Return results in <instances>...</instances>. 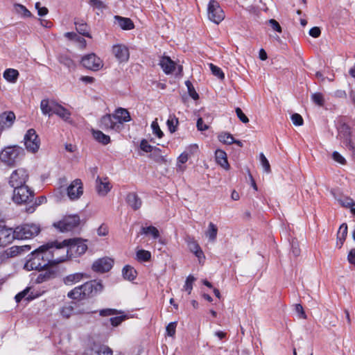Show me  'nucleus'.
<instances>
[{"label": "nucleus", "instance_id": "1", "mask_svg": "<svg viewBox=\"0 0 355 355\" xmlns=\"http://www.w3.org/2000/svg\"><path fill=\"white\" fill-rule=\"evenodd\" d=\"M103 286L101 281L91 280L75 287L67 293V297L74 300H83L101 292Z\"/></svg>", "mask_w": 355, "mask_h": 355}, {"label": "nucleus", "instance_id": "2", "mask_svg": "<svg viewBox=\"0 0 355 355\" xmlns=\"http://www.w3.org/2000/svg\"><path fill=\"white\" fill-rule=\"evenodd\" d=\"M47 245H41L27 256L24 269L28 271L42 270L46 267H51L46 254Z\"/></svg>", "mask_w": 355, "mask_h": 355}, {"label": "nucleus", "instance_id": "3", "mask_svg": "<svg viewBox=\"0 0 355 355\" xmlns=\"http://www.w3.org/2000/svg\"><path fill=\"white\" fill-rule=\"evenodd\" d=\"M44 245H47L46 252L51 267L64 262L69 258L66 247L67 245H64L63 241H51Z\"/></svg>", "mask_w": 355, "mask_h": 355}, {"label": "nucleus", "instance_id": "4", "mask_svg": "<svg viewBox=\"0 0 355 355\" xmlns=\"http://www.w3.org/2000/svg\"><path fill=\"white\" fill-rule=\"evenodd\" d=\"M24 150L17 145L5 147L0 153V159L9 166H14L24 157Z\"/></svg>", "mask_w": 355, "mask_h": 355}, {"label": "nucleus", "instance_id": "5", "mask_svg": "<svg viewBox=\"0 0 355 355\" xmlns=\"http://www.w3.org/2000/svg\"><path fill=\"white\" fill-rule=\"evenodd\" d=\"M86 240L80 238H73L65 239L63 241L64 245H67V249L69 258L78 257L85 253L87 250Z\"/></svg>", "mask_w": 355, "mask_h": 355}, {"label": "nucleus", "instance_id": "6", "mask_svg": "<svg viewBox=\"0 0 355 355\" xmlns=\"http://www.w3.org/2000/svg\"><path fill=\"white\" fill-rule=\"evenodd\" d=\"M13 193L12 199L13 202L17 205H26L27 206L31 204L34 199L35 193L27 185L12 187Z\"/></svg>", "mask_w": 355, "mask_h": 355}, {"label": "nucleus", "instance_id": "7", "mask_svg": "<svg viewBox=\"0 0 355 355\" xmlns=\"http://www.w3.org/2000/svg\"><path fill=\"white\" fill-rule=\"evenodd\" d=\"M14 230L16 239H29L40 233V227L35 223H25L17 226Z\"/></svg>", "mask_w": 355, "mask_h": 355}, {"label": "nucleus", "instance_id": "8", "mask_svg": "<svg viewBox=\"0 0 355 355\" xmlns=\"http://www.w3.org/2000/svg\"><path fill=\"white\" fill-rule=\"evenodd\" d=\"M26 149L32 153L38 151L40 146V139L33 128L28 129L24 137Z\"/></svg>", "mask_w": 355, "mask_h": 355}, {"label": "nucleus", "instance_id": "9", "mask_svg": "<svg viewBox=\"0 0 355 355\" xmlns=\"http://www.w3.org/2000/svg\"><path fill=\"white\" fill-rule=\"evenodd\" d=\"M207 15L210 21L218 24L225 18V12L220 8L218 1H209Z\"/></svg>", "mask_w": 355, "mask_h": 355}, {"label": "nucleus", "instance_id": "10", "mask_svg": "<svg viewBox=\"0 0 355 355\" xmlns=\"http://www.w3.org/2000/svg\"><path fill=\"white\" fill-rule=\"evenodd\" d=\"M28 173L24 168H20L12 171L10 176L9 184L11 187H19L26 185Z\"/></svg>", "mask_w": 355, "mask_h": 355}, {"label": "nucleus", "instance_id": "11", "mask_svg": "<svg viewBox=\"0 0 355 355\" xmlns=\"http://www.w3.org/2000/svg\"><path fill=\"white\" fill-rule=\"evenodd\" d=\"M80 223V217L78 215H71L64 217L62 220L54 223V226L60 232L73 230Z\"/></svg>", "mask_w": 355, "mask_h": 355}, {"label": "nucleus", "instance_id": "12", "mask_svg": "<svg viewBox=\"0 0 355 355\" xmlns=\"http://www.w3.org/2000/svg\"><path fill=\"white\" fill-rule=\"evenodd\" d=\"M338 138L341 143L352 152H355V146L352 142L350 128L346 123H343L338 128Z\"/></svg>", "mask_w": 355, "mask_h": 355}, {"label": "nucleus", "instance_id": "13", "mask_svg": "<svg viewBox=\"0 0 355 355\" xmlns=\"http://www.w3.org/2000/svg\"><path fill=\"white\" fill-rule=\"evenodd\" d=\"M81 64L84 67L94 71H98L103 66L102 60L94 53H89L83 56Z\"/></svg>", "mask_w": 355, "mask_h": 355}, {"label": "nucleus", "instance_id": "14", "mask_svg": "<svg viewBox=\"0 0 355 355\" xmlns=\"http://www.w3.org/2000/svg\"><path fill=\"white\" fill-rule=\"evenodd\" d=\"M67 196L71 200H76L83 193V185L80 179H76L71 182L67 189Z\"/></svg>", "mask_w": 355, "mask_h": 355}, {"label": "nucleus", "instance_id": "15", "mask_svg": "<svg viewBox=\"0 0 355 355\" xmlns=\"http://www.w3.org/2000/svg\"><path fill=\"white\" fill-rule=\"evenodd\" d=\"M113 264V259L105 257L96 260L93 263L92 268L95 272L103 273L111 270Z\"/></svg>", "mask_w": 355, "mask_h": 355}, {"label": "nucleus", "instance_id": "16", "mask_svg": "<svg viewBox=\"0 0 355 355\" xmlns=\"http://www.w3.org/2000/svg\"><path fill=\"white\" fill-rule=\"evenodd\" d=\"M16 239L15 230L6 226L0 225V247H5Z\"/></svg>", "mask_w": 355, "mask_h": 355}, {"label": "nucleus", "instance_id": "17", "mask_svg": "<svg viewBox=\"0 0 355 355\" xmlns=\"http://www.w3.org/2000/svg\"><path fill=\"white\" fill-rule=\"evenodd\" d=\"M112 52L115 58L120 62H127L130 57L128 48L121 44H117L112 46Z\"/></svg>", "mask_w": 355, "mask_h": 355}, {"label": "nucleus", "instance_id": "18", "mask_svg": "<svg viewBox=\"0 0 355 355\" xmlns=\"http://www.w3.org/2000/svg\"><path fill=\"white\" fill-rule=\"evenodd\" d=\"M16 116L13 112L6 111L0 114V132L10 128L15 121Z\"/></svg>", "mask_w": 355, "mask_h": 355}, {"label": "nucleus", "instance_id": "19", "mask_svg": "<svg viewBox=\"0 0 355 355\" xmlns=\"http://www.w3.org/2000/svg\"><path fill=\"white\" fill-rule=\"evenodd\" d=\"M112 186L107 177H97L96 180V189L101 196H105L112 189Z\"/></svg>", "mask_w": 355, "mask_h": 355}, {"label": "nucleus", "instance_id": "20", "mask_svg": "<svg viewBox=\"0 0 355 355\" xmlns=\"http://www.w3.org/2000/svg\"><path fill=\"white\" fill-rule=\"evenodd\" d=\"M99 126L104 130H113L120 131V123H116L113 115L105 114L103 116L99 122Z\"/></svg>", "mask_w": 355, "mask_h": 355}, {"label": "nucleus", "instance_id": "21", "mask_svg": "<svg viewBox=\"0 0 355 355\" xmlns=\"http://www.w3.org/2000/svg\"><path fill=\"white\" fill-rule=\"evenodd\" d=\"M158 64L166 75L172 74L177 67L176 62L172 60L169 56L165 55L159 58Z\"/></svg>", "mask_w": 355, "mask_h": 355}, {"label": "nucleus", "instance_id": "22", "mask_svg": "<svg viewBox=\"0 0 355 355\" xmlns=\"http://www.w3.org/2000/svg\"><path fill=\"white\" fill-rule=\"evenodd\" d=\"M58 275V270L52 267H46L44 270L40 272L36 279L37 284H42L45 282L55 279Z\"/></svg>", "mask_w": 355, "mask_h": 355}, {"label": "nucleus", "instance_id": "23", "mask_svg": "<svg viewBox=\"0 0 355 355\" xmlns=\"http://www.w3.org/2000/svg\"><path fill=\"white\" fill-rule=\"evenodd\" d=\"M113 116L116 123H120V130H121L122 125L124 123L129 122L131 120V117L128 110L122 107L117 108L115 110Z\"/></svg>", "mask_w": 355, "mask_h": 355}, {"label": "nucleus", "instance_id": "24", "mask_svg": "<svg viewBox=\"0 0 355 355\" xmlns=\"http://www.w3.org/2000/svg\"><path fill=\"white\" fill-rule=\"evenodd\" d=\"M83 355H112V350L108 347L94 345L86 349Z\"/></svg>", "mask_w": 355, "mask_h": 355}, {"label": "nucleus", "instance_id": "25", "mask_svg": "<svg viewBox=\"0 0 355 355\" xmlns=\"http://www.w3.org/2000/svg\"><path fill=\"white\" fill-rule=\"evenodd\" d=\"M126 202L133 209L137 210L142 205V201L136 193H129L125 198Z\"/></svg>", "mask_w": 355, "mask_h": 355}, {"label": "nucleus", "instance_id": "26", "mask_svg": "<svg viewBox=\"0 0 355 355\" xmlns=\"http://www.w3.org/2000/svg\"><path fill=\"white\" fill-rule=\"evenodd\" d=\"M87 278V276L85 273L83 272H76L73 274H70L67 275L63 278V282L67 286H72L79 282H80L84 278Z\"/></svg>", "mask_w": 355, "mask_h": 355}, {"label": "nucleus", "instance_id": "27", "mask_svg": "<svg viewBox=\"0 0 355 355\" xmlns=\"http://www.w3.org/2000/svg\"><path fill=\"white\" fill-rule=\"evenodd\" d=\"M215 159L217 164H218L223 168L228 170L230 164L227 161L226 153L220 149H217L215 151Z\"/></svg>", "mask_w": 355, "mask_h": 355}, {"label": "nucleus", "instance_id": "28", "mask_svg": "<svg viewBox=\"0 0 355 355\" xmlns=\"http://www.w3.org/2000/svg\"><path fill=\"white\" fill-rule=\"evenodd\" d=\"M57 103L53 101H49L48 99H43L40 103V108L42 112L46 115L51 116L53 114V108L55 107Z\"/></svg>", "mask_w": 355, "mask_h": 355}, {"label": "nucleus", "instance_id": "29", "mask_svg": "<svg viewBox=\"0 0 355 355\" xmlns=\"http://www.w3.org/2000/svg\"><path fill=\"white\" fill-rule=\"evenodd\" d=\"M347 235V225L343 223L340 225L337 233L336 245L338 248H341Z\"/></svg>", "mask_w": 355, "mask_h": 355}, {"label": "nucleus", "instance_id": "30", "mask_svg": "<svg viewBox=\"0 0 355 355\" xmlns=\"http://www.w3.org/2000/svg\"><path fill=\"white\" fill-rule=\"evenodd\" d=\"M30 290H31V288L26 287L22 291L18 293L15 297L16 302L19 303L23 299H25L26 301L29 302V301L34 300L35 298H36L38 296V295H33V293H30Z\"/></svg>", "mask_w": 355, "mask_h": 355}, {"label": "nucleus", "instance_id": "31", "mask_svg": "<svg viewBox=\"0 0 355 355\" xmlns=\"http://www.w3.org/2000/svg\"><path fill=\"white\" fill-rule=\"evenodd\" d=\"M114 19L119 26L123 30H131L134 28V24L130 18L116 15L114 17Z\"/></svg>", "mask_w": 355, "mask_h": 355}, {"label": "nucleus", "instance_id": "32", "mask_svg": "<svg viewBox=\"0 0 355 355\" xmlns=\"http://www.w3.org/2000/svg\"><path fill=\"white\" fill-rule=\"evenodd\" d=\"M19 73L15 69H7L3 73V78L8 83H15L19 78Z\"/></svg>", "mask_w": 355, "mask_h": 355}, {"label": "nucleus", "instance_id": "33", "mask_svg": "<svg viewBox=\"0 0 355 355\" xmlns=\"http://www.w3.org/2000/svg\"><path fill=\"white\" fill-rule=\"evenodd\" d=\"M46 202V198L44 196H39L38 198H37L35 199L34 198L33 201L31 202V205L26 206L25 211H26V212H27L28 214H32L35 211L36 208L39 205H42V204L45 203Z\"/></svg>", "mask_w": 355, "mask_h": 355}, {"label": "nucleus", "instance_id": "34", "mask_svg": "<svg viewBox=\"0 0 355 355\" xmlns=\"http://www.w3.org/2000/svg\"><path fill=\"white\" fill-rule=\"evenodd\" d=\"M53 114L59 116L64 121H68L70 119L71 112L63 106L57 103L55 108H53Z\"/></svg>", "mask_w": 355, "mask_h": 355}, {"label": "nucleus", "instance_id": "35", "mask_svg": "<svg viewBox=\"0 0 355 355\" xmlns=\"http://www.w3.org/2000/svg\"><path fill=\"white\" fill-rule=\"evenodd\" d=\"M122 275L124 279L133 281L137 277V271L133 267L130 265H126L122 270Z\"/></svg>", "mask_w": 355, "mask_h": 355}, {"label": "nucleus", "instance_id": "36", "mask_svg": "<svg viewBox=\"0 0 355 355\" xmlns=\"http://www.w3.org/2000/svg\"><path fill=\"white\" fill-rule=\"evenodd\" d=\"M75 25L78 33L87 37H92L89 32V27L86 23L83 21H75Z\"/></svg>", "mask_w": 355, "mask_h": 355}, {"label": "nucleus", "instance_id": "37", "mask_svg": "<svg viewBox=\"0 0 355 355\" xmlns=\"http://www.w3.org/2000/svg\"><path fill=\"white\" fill-rule=\"evenodd\" d=\"M218 234V227L212 222H210L208 225L207 230L205 232L206 236L211 242H214L216 239Z\"/></svg>", "mask_w": 355, "mask_h": 355}, {"label": "nucleus", "instance_id": "38", "mask_svg": "<svg viewBox=\"0 0 355 355\" xmlns=\"http://www.w3.org/2000/svg\"><path fill=\"white\" fill-rule=\"evenodd\" d=\"M92 135L94 138L99 143L106 145L110 142V137L109 135L104 134L100 130H93Z\"/></svg>", "mask_w": 355, "mask_h": 355}, {"label": "nucleus", "instance_id": "39", "mask_svg": "<svg viewBox=\"0 0 355 355\" xmlns=\"http://www.w3.org/2000/svg\"><path fill=\"white\" fill-rule=\"evenodd\" d=\"M178 124V119L175 115H169L166 125L171 133H173L177 130Z\"/></svg>", "mask_w": 355, "mask_h": 355}, {"label": "nucleus", "instance_id": "40", "mask_svg": "<svg viewBox=\"0 0 355 355\" xmlns=\"http://www.w3.org/2000/svg\"><path fill=\"white\" fill-rule=\"evenodd\" d=\"M218 141L224 144L230 145L234 143V137L232 134L223 132L218 135Z\"/></svg>", "mask_w": 355, "mask_h": 355}, {"label": "nucleus", "instance_id": "41", "mask_svg": "<svg viewBox=\"0 0 355 355\" xmlns=\"http://www.w3.org/2000/svg\"><path fill=\"white\" fill-rule=\"evenodd\" d=\"M136 259L138 261H148L151 259V253L145 250H139L136 252Z\"/></svg>", "mask_w": 355, "mask_h": 355}, {"label": "nucleus", "instance_id": "42", "mask_svg": "<svg viewBox=\"0 0 355 355\" xmlns=\"http://www.w3.org/2000/svg\"><path fill=\"white\" fill-rule=\"evenodd\" d=\"M59 62L67 67L69 69L75 68V63L71 58L67 55L61 54L59 55Z\"/></svg>", "mask_w": 355, "mask_h": 355}, {"label": "nucleus", "instance_id": "43", "mask_svg": "<svg viewBox=\"0 0 355 355\" xmlns=\"http://www.w3.org/2000/svg\"><path fill=\"white\" fill-rule=\"evenodd\" d=\"M139 147L141 150L146 153H151L153 150H155L157 152L159 151V148L150 145L148 141L145 139H143L141 141Z\"/></svg>", "mask_w": 355, "mask_h": 355}, {"label": "nucleus", "instance_id": "44", "mask_svg": "<svg viewBox=\"0 0 355 355\" xmlns=\"http://www.w3.org/2000/svg\"><path fill=\"white\" fill-rule=\"evenodd\" d=\"M14 9L17 13L24 17H28L31 16V12L23 5L15 3Z\"/></svg>", "mask_w": 355, "mask_h": 355}, {"label": "nucleus", "instance_id": "45", "mask_svg": "<svg viewBox=\"0 0 355 355\" xmlns=\"http://www.w3.org/2000/svg\"><path fill=\"white\" fill-rule=\"evenodd\" d=\"M141 234H150L153 238L156 239L159 236V232L158 230L154 226H148L146 227H142Z\"/></svg>", "mask_w": 355, "mask_h": 355}, {"label": "nucleus", "instance_id": "46", "mask_svg": "<svg viewBox=\"0 0 355 355\" xmlns=\"http://www.w3.org/2000/svg\"><path fill=\"white\" fill-rule=\"evenodd\" d=\"M209 67L214 76L220 80H223L225 78V74L220 67L212 63L209 64Z\"/></svg>", "mask_w": 355, "mask_h": 355}, {"label": "nucleus", "instance_id": "47", "mask_svg": "<svg viewBox=\"0 0 355 355\" xmlns=\"http://www.w3.org/2000/svg\"><path fill=\"white\" fill-rule=\"evenodd\" d=\"M122 315L119 316L112 317L110 319V323L113 327H117L123 321L128 318V315L121 312Z\"/></svg>", "mask_w": 355, "mask_h": 355}, {"label": "nucleus", "instance_id": "48", "mask_svg": "<svg viewBox=\"0 0 355 355\" xmlns=\"http://www.w3.org/2000/svg\"><path fill=\"white\" fill-rule=\"evenodd\" d=\"M196 278L191 275H189L185 281V284L184 285V290L188 293V294H191L192 289H193V284L195 282Z\"/></svg>", "mask_w": 355, "mask_h": 355}, {"label": "nucleus", "instance_id": "49", "mask_svg": "<svg viewBox=\"0 0 355 355\" xmlns=\"http://www.w3.org/2000/svg\"><path fill=\"white\" fill-rule=\"evenodd\" d=\"M185 85L187 87L189 95L194 100H197L199 98V95L195 90L194 87L193 86V84L190 80H186L185 81Z\"/></svg>", "mask_w": 355, "mask_h": 355}, {"label": "nucleus", "instance_id": "50", "mask_svg": "<svg viewBox=\"0 0 355 355\" xmlns=\"http://www.w3.org/2000/svg\"><path fill=\"white\" fill-rule=\"evenodd\" d=\"M312 101L318 106H323L324 103V99L323 95L320 92L314 93L311 95Z\"/></svg>", "mask_w": 355, "mask_h": 355}, {"label": "nucleus", "instance_id": "51", "mask_svg": "<svg viewBox=\"0 0 355 355\" xmlns=\"http://www.w3.org/2000/svg\"><path fill=\"white\" fill-rule=\"evenodd\" d=\"M151 128L153 133L157 136L158 138H162L164 136L163 132L161 130L159 125L157 121V119L153 121L151 123Z\"/></svg>", "mask_w": 355, "mask_h": 355}, {"label": "nucleus", "instance_id": "52", "mask_svg": "<svg viewBox=\"0 0 355 355\" xmlns=\"http://www.w3.org/2000/svg\"><path fill=\"white\" fill-rule=\"evenodd\" d=\"M121 314V311L115 309H103L99 311V315L102 317L110 316L112 315Z\"/></svg>", "mask_w": 355, "mask_h": 355}, {"label": "nucleus", "instance_id": "53", "mask_svg": "<svg viewBox=\"0 0 355 355\" xmlns=\"http://www.w3.org/2000/svg\"><path fill=\"white\" fill-rule=\"evenodd\" d=\"M60 315L64 318H69L73 313V306L68 305L60 309Z\"/></svg>", "mask_w": 355, "mask_h": 355}, {"label": "nucleus", "instance_id": "54", "mask_svg": "<svg viewBox=\"0 0 355 355\" xmlns=\"http://www.w3.org/2000/svg\"><path fill=\"white\" fill-rule=\"evenodd\" d=\"M89 5L93 10H96L97 15H99L105 8L103 1H89Z\"/></svg>", "mask_w": 355, "mask_h": 355}, {"label": "nucleus", "instance_id": "55", "mask_svg": "<svg viewBox=\"0 0 355 355\" xmlns=\"http://www.w3.org/2000/svg\"><path fill=\"white\" fill-rule=\"evenodd\" d=\"M259 157H260L261 164L262 167L263 168L264 171L266 173L270 172V166L269 162L263 153H260Z\"/></svg>", "mask_w": 355, "mask_h": 355}, {"label": "nucleus", "instance_id": "56", "mask_svg": "<svg viewBox=\"0 0 355 355\" xmlns=\"http://www.w3.org/2000/svg\"><path fill=\"white\" fill-rule=\"evenodd\" d=\"M291 121L296 126H300L303 125V119L302 116L297 113L293 114L291 115Z\"/></svg>", "mask_w": 355, "mask_h": 355}, {"label": "nucleus", "instance_id": "57", "mask_svg": "<svg viewBox=\"0 0 355 355\" xmlns=\"http://www.w3.org/2000/svg\"><path fill=\"white\" fill-rule=\"evenodd\" d=\"M268 23L273 31L279 33H281L282 32V28L277 20L271 19L268 20Z\"/></svg>", "mask_w": 355, "mask_h": 355}, {"label": "nucleus", "instance_id": "58", "mask_svg": "<svg viewBox=\"0 0 355 355\" xmlns=\"http://www.w3.org/2000/svg\"><path fill=\"white\" fill-rule=\"evenodd\" d=\"M177 326L176 322H170L166 328V334L168 336L173 337L175 334V329Z\"/></svg>", "mask_w": 355, "mask_h": 355}, {"label": "nucleus", "instance_id": "59", "mask_svg": "<svg viewBox=\"0 0 355 355\" xmlns=\"http://www.w3.org/2000/svg\"><path fill=\"white\" fill-rule=\"evenodd\" d=\"M236 114L239 120L243 123H247L249 121L248 118L245 116V114L243 112L242 110L240 107H236Z\"/></svg>", "mask_w": 355, "mask_h": 355}, {"label": "nucleus", "instance_id": "60", "mask_svg": "<svg viewBox=\"0 0 355 355\" xmlns=\"http://www.w3.org/2000/svg\"><path fill=\"white\" fill-rule=\"evenodd\" d=\"M35 8L37 10V14L39 16L43 17L48 13V9L44 6H41L40 1L36 2Z\"/></svg>", "mask_w": 355, "mask_h": 355}, {"label": "nucleus", "instance_id": "61", "mask_svg": "<svg viewBox=\"0 0 355 355\" xmlns=\"http://www.w3.org/2000/svg\"><path fill=\"white\" fill-rule=\"evenodd\" d=\"M340 202L343 207L347 208H351L355 205L354 200L350 198H345L340 200Z\"/></svg>", "mask_w": 355, "mask_h": 355}, {"label": "nucleus", "instance_id": "62", "mask_svg": "<svg viewBox=\"0 0 355 355\" xmlns=\"http://www.w3.org/2000/svg\"><path fill=\"white\" fill-rule=\"evenodd\" d=\"M332 157L334 161L337 162L339 164H345L346 163V160L338 152L334 151L332 154Z\"/></svg>", "mask_w": 355, "mask_h": 355}, {"label": "nucleus", "instance_id": "63", "mask_svg": "<svg viewBox=\"0 0 355 355\" xmlns=\"http://www.w3.org/2000/svg\"><path fill=\"white\" fill-rule=\"evenodd\" d=\"M150 157L156 162H159L164 159V157L162 155V150L160 148L159 152L153 150Z\"/></svg>", "mask_w": 355, "mask_h": 355}, {"label": "nucleus", "instance_id": "64", "mask_svg": "<svg viewBox=\"0 0 355 355\" xmlns=\"http://www.w3.org/2000/svg\"><path fill=\"white\" fill-rule=\"evenodd\" d=\"M295 310L296 313L299 315L300 318L306 319V315L304 311L302 306L300 304H296L295 305Z\"/></svg>", "mask_w": 355, "mask_h": 355}]
</instances>
